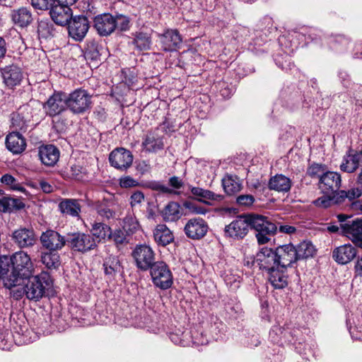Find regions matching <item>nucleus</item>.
I'll return each mask as SVG.
<instances>
[{
	"label": "nucleus",
	"instance_id": "1",
	"mask_svg": "<svg viewBox=\"0 0 362 362\" xmlns=\"http://www.w3.org/2000/svg\"><path fill=\"white\" fill-rule=\"evenodd\" d=\"M33 271L31 259L24 252H16L10 257H0V278L8 288L21 286L24 279L30 277Z\"/></svg>",
	"mask_w": 362,
	"mask_h": 362
},
{
	"label": "nucleus",
	"instance_id": "2",
	"mask_svg": "<svg viewBox=\"0 0 362 362\" xmlns=\"http://www.w3.org/2000/svg\"><path fill=\"white\" fill-rule=\"evenodd\" d=\"M27 282L23 284V287L16 286L12 288L11 293L14 298L19 299L23 296L29 299L37 302L45 296L46 289L49 286V277L47 274H40L27 279Z\"/></svg>",
	"mask_w": 362,
	"mask_h": 362
},
{
	"label": "nucleus",
	"instance_id": "3",
	"mask_svg": "<svg viewBox=\"0 0 362 362\" xmlns=\"http://www.w3.org/2000/svg\"><path fill=\"white\" fill-rule=\"evenodd\" d=\"M66 105L74 114H84L92 107V95L83 88H76L66 94Z\"/></svg>",
	"mask_w": 362,
	"mask_h": 362
},
{
	"label": "nucleus",
	"instance_id": "4",
	"mask_svg": "<svg viewBox=\"0 0 362 362\" xmlns=\"http://www.w3.org/2000/svg\"><path fill=\"white\" fill-rule=\"evenodd\" d=\"M332 199H334L335 203L349 202L351 204H362V187L354 186L347 189L339 190L331 197L330 195L322 196L313 204H327Z\"/></svg>",
	"mask_w": 362,
	"mask_h": 362
},
{
	"label": "nucleus",
	"instance_id": "5",
	"mask_svg": "<svg viewBox=\"0 0 362 362\" xmlns=\"http://www.w3.org/2000/svg\"><path fill=\"white\" fill-rule=\"evenodd\" d=\"M149 269L152 281L156 287L166 290L172 286L173 276L167 264L163 261L156 262Z\"/></svg>",
	"mask_w": 362,
	"mask_h": 362
},
{
	"label": "nucleus",
	"instance_id": "6",
	"mask_svg": "<svg viewBox=\"0 0 362 362\" xmlns=\"http://www.w3.org/2000/svg\"><path fill=\"white\" fill-rule=\"evenodd\" d=\"M251 221L252 228L257 231L256 238L259 244L268 243L269 236L276 232V223H274L267 216L257 214Z\"/></svg>",
	"mask_w": 362,
	"mask_h": 362
},
{
	"label": "nucleus",
	"instance_id": "7",
	"mask_svg": "<svg viewBox=\"0 0 362 362\" xmlns=\"http://www.w3.org/2000/svg\"><path fill=\"white\" fill-rule=\"evenodd\" d=\"M257 214L240 216L225 227V235L233 239H242L248 232L249 226L252 228V218Z\"/></svg>",
	"mask_w": 362,
	"mask_h": 362
},
{
	"label": "nucleus",
	"instance_id": "8",
	"mask_svg": "<svg viewBox=\"0 0 362 362\" xmlns=\"http://www.w3.org/2000/svg\"><path fill=\"white\" fill-rule=\"evenodd\" d=\"M67 244L71 250L81 253L93 250L97 246V242L93 237L83 233H76L69 235Z\"/></svg>",
	"mask_w": 362,
	"mask_h": 362
},
{
	"label": "nucleus",
	"instance_id": "9",
	"mask_svg": "<svg viewBox=\"0 0 362 362\" xmlns=\"http://www.w3.org/2000/svg\"><path fill=\"white\" fill-rule=\"evenodd\" d=\"M134 156L132 152L124 148H117L109 155V162L112 167L126 171L133 163Z\"/></svg>",
	"mask_w": 362,
	"mask_h": 362
},
{
	"label": "nucleus",
	"instance_id": "10",
	"mask_svg": "<svg viewBox=\"0 0 362 362\" xmlns=\"http://www.w3.org/2000/svg\"><path fill=\"white\" fill-rule=\"evenodd\" d=\"M47 115L54 117L60 115L67 108L66 93L59 91L51 95L43 106Z\"/></svg>",
	"mask_w": 362,
	"mask_h": 362
},
{
	"label": "nucleus",
	"instance_id": "11",
	"mask_svg": "<svg viewBox=\"0 0 362 362\" xmlns=\"http://www.w3.org/2000/svg\"><path fill=\"white\" fill-rule=\"evenodd\" d=\"M69 35L76 41H81L90 28V22L85 16H76L68 23Z\"/></svg>",
	"mask_w": 362,
	"mask_h": 362
},
{
	"label": "nucleus",
	"instance_id": "12",
	"mask_svg": "<svg viewBox=\"0 0 362 362\" xmlns=\"http://www.w3.org/2000/svg\"><path fill=\"white\" fill-rule=\"evenodd\" d=\"M132 255L136 266L141 270L148 269L155 263L154 252L148 245H137L134 250Z\"/></svg>",
	"mask_w": 362,
	"mask_h": 362
},
{
	"label": "nucleus",
	"instance_id": "13",
	"mask_svg": "<svg viewBox=\"0 0 362 362\" xmlns=\"http://www.w3.org/2000/svg\"><path fill=\"white\" fill-rule=\"evenodd\" d=\"M341 178L339 173L326 170L318 182L319 188L324 194L334 193L339 191Z\"/></svg>",
	"mask_w": 362,
	"mask_h": 362
},
{
	"label": "nucleus",
	"instance_id": "14",
	"mask_svg": "<svg viewBox=\"0 0 362 362\" xmlns=\"http://www.w3.org/2000/svg\"><path fill=\"white\" fill-rule=\"evenodd\" d=\"M341 233L356 246L362 247V219H356L341 224Z\"/></svg>",
	"mask_w": 362,
	"mask_h": 362
},
{
	"label": "nucleus",
	"instance_id": "15",
	"mask_svg": "<svg viewBox=\"0 0 362 362\" xmlns=\"http://www.w3.org/2000/svg\"><path fill=\"white\" fill-rule=\"evenodd\" d=\"M274 251L278 265L281 266L282 269H286L298 261L296 247L292 244L281 245L276 247Z\"/></svg>",
	"mask_w": 362,
	"mask_h": 362
},
{
	"label": "nucleus",
	"instance_id": "16",
	"mask_svg": "<svg viewBox=\"0 0 362 362\" xmlns=\"http://www.w3.org/2000/svg\"><path fill=\"white\" fill-rule=\"evenodd\" d=\"M158 37L162 49L165 52H173L180 48L182 39L177 30L168 29Z\"/></svg>",
	"mask_w": 362,
	"mask_h": 362
},
{
	"label": "nucleus",
	"instance_id": "17",
	"mask_svg": "<svg viewBox=\"0 0 362 362\" xmlns=\"http://www.w3.org/2000/svg\"><path fill=\"white\" fill-rule=\"evenodd\" d=\"M40 241L42 246L49 251L61 250L67 243L64 236L53 230L43 232L40 236Z\"/></svg>",
	"mask_w": 362,
	"mask_h": 362
},
{
	"label": "nucleus",
	"instance_id": "18",
	"mask_svg": "<svg viewBox=\"0 0 362 362\" xmlns=\"http://www.w3.org/2000/svg\"><path fill=\"white\" fill-rule=\"evenodd\" d=\"M208 225L199 218L189 219L184 228L185 235L193 240H199L205 236L208 231Z\"/></svg>",
	"mask_w": 362,
	"mask_h": 362
},
{
	"label": "nucleus",
	"instance_id": "19",
	"mask_svg": "<svg viewBox=\"0 0 362 362\" xmlns=\"http://www.w3.org/2000/svg\"><path fill=\"white\" fill-rule=\"evenodd\" d=\"M114 16L109 13L100 14L93 18V27L100 36H108L115 30Z\"/></svg>",
	"mask_w": 362,
	"mask_h": 362
},
{
	"label": "nucleus",
	"instance_id": "20",
	"mask_svg": "<svg viewBox=\"0 0 362 362\" xmlns=\"http://www.w3.org/2000/svg\"><path fill=\"white\" fill-rule=\"evenodd\" d=\"M1 74L3 82L9 88L20 85L23 78L21 69L16 64H11L1 68Z\"/></svg>",
	"mask_w": 362,
	"mask_h": 362
},
{
	"label": "nucleus",
	"instance_id": "21",
	"mask_svg": "<svg viewBox=\"0 0 362 362\" xmlns=\"http://www.w3.org/2000/svg\"><path fill=\"white\" fill-rule=\"evenodd\" d=\"M255 262L260 269L267 273L278 265L275 251L269 247L262 248L257 254Z\"/></svg>",
	"mask_w": 362,
	"mask_h": 362
},
{
	"label": "nucleus",
	"instance_id": "22",
	"mask_svg": "<svg viewBox=\"0 0 362 362\" xmlns=\"http://www.w3.org/2000/svg\"><path fill=\"white\" fill-rule=\"evenodd\" d=\"M50 16L57 25H66L72 18L71 9L66 5L55 3L50 8Z\"/></svg>",
	"mask_w": 362,
	"mask_h": 362
},
{
	"label": "nucleus",
	"instance_id": "23",
	"mask_svg": "<svg viewBox=\"0 0 362 362\" xmlns=\"http://www.w3.org/2000/svg\"><path fill=\"white\" fill-rule=\"evenodd\" d=\"M38 156L45 165L54 166L59 159L60 151L54 145H42L38 148Z\"/></svg>",
	"mask_w": 362,
	"mask_h": 362
},
{
	"label": "nucleus",
	"instance_id": "24",
	"mask_svg": "<svg viewBox=\"0 0 362 362\" xmlns=\"http://www.w3.org/2000/svg\"><path fill=\"white\" fill-rule=\"evenodd\" d=\"M12 239L21 248L31 247L36 241L34 231L25 228L16 230L13 233Z\"/></svg>",
	"mask_w": 362,
	"mask_h": 362
},
{
	"label": "nucleus",
	"instance_id": "25",
	"mask_svg": "<svg viewBox=\"0 0 362 362\" xmlns=\"http://www.w3.org/2000/svg\"><path fill=\"white\" fill-rule=\"evenodd\" d=\"M26 141L23 135L18 132H11L6 138V146L13 154L23 152L26 148Z\"/></svg>",
	"mask_w": 362,
	"mask_h": 362
},
{
	"label": "nucleus",
	"instance_id": "26",
	"mask_svg": "<svg viewBox=\"0 0 362 362\" xmlns=\"http://www.w3.org/2000/svg\"><path fill=\"white\" fill-rule=\"evenodd\" d=\"M356 255V250L351 244H345L335 248L332 258L339 264H345L350 262Z\"/></svg>",
	"mask_w": 362,
	"mask_h": 362
},
{
	"label": "nucleus",
	"instance_id": "27",
	"mask_svg": "<svg viewBox=\"0 0 362 362\" xmlns=\"http://www.w3.org/2000/svg\"><path fill=\"white\" fill-rule=\"evenodd\" d=\"M142 146L146 151L155 153L163 149V138L159 136L155 131L148 132L144 139Z\"/></svg>",
	"mask_w": 362,
	"mask_h": 362
},
{
	"label": "nucleus",
	"instance_id": "28",
	"mask_svg": "<svg viewBox=\"0 0 362 362\" xmlns=\"http://www.w3.org/2000/svg\"><path fill=\"white\" fill-rule=\"evenodd\" d=\"M155 242L159 246H166L174 241V235L165 224H158L153 231Z\"/></svg>",
	"mask_w": 362,
	"mask_h": 362
},
{
	"label": "nucleus",
	"instance_id": "29",
	"mask_svg": "<svg viewBox=\"0 0 362 362\" xmlns=\"http://www.w3.org/2000/svg\"><path fill=\"white\" fill-rule=\"evenodd\" d=\"M12 22L19 28H26L33 21L31 11L26 7L14 9L11 13Z\"/></svg>",
	"mask_w": 362,
	"mask_h": 362
},
{
	"label": "nucleus",
	"instance_id": "30",
	"mask_svg": "<svg viewBox=\"0 0 362 362\" xmlns=\"http://www.w3.org/2000/svg\"><path fill=\"white\" fill-rule=\"evenodd\" d=\"M286 269L277 265L267 273L271 284L277 289L285 288L288 285V276L285 274Z\"/></svg>",
	"mask_w": 362,
	"mask_h": 362
},
{
	"label": "nucleus",
	"instance_id": "31",
	"mask_svg": "<svg viewBox=\"0 0 362 362\" xmlns=\"http://www.w3.org/2000/svg\"><path fill=\"white\" fill-rule=\"evenodd\" d=\"M191 193L192 199L203 204H210L207 200L221 202L223 198V195L217 194L210 190L197 187L191 188Z\"/></svg>",
	"mask_w": 362,
	"mask_h": 362
},
{
	"label": "nucleus",
	"instance_id": "32",
	"mask_svg": "<svg viewBox=\"0 0 362 362\" xmlns=\"http://www.w3.org/2000/svg\"><path fill=\"white\" fill-rule=\"evenodd\" d=\"M160 213L163 221L166 222L176 221L184 215L181 205H165Z\"/></svg>",
	"mask_w": 362,
	"mask_h": 362
},
{
	"label": "nucleus",
	"instance_id": "33",
	"mask_svg": "<svg viewBox=\"0 0 362 362\" xmlns=\"http://www.w3.org/2000/svg\"><path fill=\"white\" fill-rule=\"evenodd\" d=\"M269 187L278 192H288L291 187V180L281 174L272 177L269 181Z\"/></svg>",
	"mask_w": 362,
	"mask_h": 362
},
{
	"label": "nucleus",
	"instance_id": "34",
	"mask_svg": "<svg viewBox=\"0 0 362 362\" xmlns=\"http://www.w3.org/2000/svg\"><path fill=\"white\" fill-rule=\"evenodd\" d=\"M30 121L26 119L21 113L13 112L11 117V128L12 132H18L21 134L25 133L28 128Z\"/></svg>",
	"mask_w": 362,
	"mask_h": 362
},
{
	"label": "nucleus",
	"instance_id": "35",
	"mask_svg": "<svg viewBox=\"0 0 362 362\" xmlns=\"http://www.w3.org/2000/svg\"><path fill=\"white\" fill-rule=\"evenodd\" d=\"M222 186L226 194H234L241 189V183L237 176L226 175L222 179Z\"/></svg>",
	"mask_w": 362,
	"mask_h": 362
},
{
	"label": "nucleus",
	"instance_id": "36",
	"mask_svg": "<svg viewBox=\"0 0 362 362\" xmlns=\"http://www.w3.org/2000/svg\"><path fill=\"white\" fill-rule=\"evenodd\" d=\"M90 232L98 242L105 240L106 238H110L111 228L107 225L103 223H95L92 226Z\"/></svg>",
	"mask_w": 362,
	"mask_h": 362
},
{
	"label": "nucleus",
	"instance_id": "37",
	"mask_svg": "<svg viewBox=\"0 0 362 362\" xmlns=\"http://www.w3.org/2000/svg\"><path fill=\"white\" fill-rule=\"evenodd\" d=\"M297 260L312 257L315 253V246L309 241H303L296 247Z\"/></svg>",
	"mask_w": 362,
	"mask_h": 362
},
{
	"label": "nucleus",
	"instance_id": "38",
	"mask_svg": "<svg viewBox=\"0 0 362 362\" xmlns=\"http://www.w3.org/2000/svg\"><path fill=\"white\" fill-rule=\"evenodd\" d=\"M132 43L139 50H148L151 45V35L143 32L136 33Z\"/></svg>",
	"mask_w": 362,
	"mask_h": 362
},
{
	"label": "nucleus",
	"instance_id": "39",
	"mask_svg": "<svg viewBox=\"0 0 362 362\" xmlns=\"http://www.w3.org/2000/svg\"><path fill=\"white\" fill-rule=\"evenodd\" d=\"M41 261L45 267L49 269H57L60 265L59 255L54 251L42 252Z\"/></svg>",
	"mask_w": 362,
	"mask_h": 362
},
{
	"label": "nucleus",
	"instance_id": "40",
	"mask_svg": "<svg viewBox=\"0 0 362 362\" xmlns=\"http://www.w3.org/2000/svg\"><path fill=\"white\" fill-rule=\"evenodd\" d=\"M101 49L102 47L95 41L88 42L84 54L86 59L90 62L100 61Z\"/></svg>",
	"mask_w": 362,
	"mask_h": 362
},
{
	"label": "nucleus",
	"instance_id": "41",
	"mask_svg": "<svg viewBox=\"0 0 362 362\" xmlns=\"http://www.w3.org/2000/svg\"><path fill=\"white\" fill-rule=\"evenodd\" d=\"M103 267L105 274L111 277L114 276L121 269V264L118 258L112 255L105 258Z\"/></svg>",
	"mask_w": 362,
	"mask_h": 362
},
{
	"label": "nucleus",
	"instance_id": "42",
	"mask_svg": "<svg viewBox=\"0 0 362 362\" xmlns=\"http://www.w3.org/2000/svg\"><path fill=\"white\" fill-rule=\"evenodd\" d=\"M352 150L349 151V153L344 156L343 162L340 165V169L342 171L351 173L354 172L358 168L359 165L356 161V158L352 155Z\"/></svg>",
	"mask_w": 362,
	"mask_h": 362
},
{
	"label": "nucleus",
	"instance_id": "43",
	"mask_svg": "<svg viewBox=\"0 0 362 362\" xmlns=\"http://www.w3.org/2000/svg\"><path fill=\"white\" fill-rule=\"evenodd\" d=\"M326 170L325 165L313 163L308 167L306 175L312 178H318L320 180Z\"/></svg>",
	"mask_w": 362,
	"mask_h": 362
},
{
	"label": "nucleus",
	"instance_id": "44",
	"mask_svg": "<svg viewBox=\"0 0 362 362\" xmlns=\"http://www.w3.org/2000/svg\"><path fill=\"white\" fill-rule=\"evenodd\" d=\"M349 43V40L343 35H337L329 40L330 48L335 51L346 49Z\"/></svg>",
	"mask_w": 362,
	"mask_h": 362
},
{
	"label": "nucleus",
	"instance_id": "45",
	"mask_svg": "<svg viewBox=\"0 0 362 362\" xmlns=\"http://www.w3.org/2000/svg\"><path fill=\"white\" fill-rule=\"evenodd\" d=\"M1 182L8 187L12 190L24 192L25 188L21 185V184L11 175L5 174L1 178Z\"/></svg>",
	"mask_w": 362,
	"mask_h": 362
},
{
	"label": "nucleus",
	"instance_id": "46",
	"mask_svg": "<svg viewBox=\"0 0 362 362\" xmlns=\"http://www.w3.org/2000/svg\"><path fill=\"white\" fill-rule=\"evenodd\" d=\"M37 33L40 37L46 39L54 35V29L52 24L45 21H41L38 23Z\"/></svg>",
	"mask_w": 362,
	"mask_h": 362
},
{
	"label": "nucleus",
	"instance_id": "47",
	"mask_svg": "<svg viewBox=\"0 0 362 362\" xmlns=\"http://www.w3.org/2000/svg\"><path fill=\"white\" fill-rule=\"evenodd\" d=\"M269 219L274 223H276V229L279 228V231L281 233L291 235L296 231V228L294 226L282 224L280 221L281 218L278 215H274Z\"/></svg>",
	"mask_w": 362,
	"mask_h": 362
},
{
	"label": "nucleus",
	"instance_id": "48",
	"mask_svg": "<svg viewBox=\"0 0 362 362\" xmlns=\"http://www.w3.org/2000/svg\"><path fill=\"white\" fill-rule=\"evenodd\" d=\"M115 30L118 28L120 30H127L129 28V18L124 15L118 14L114 16Z\"/></svg>",
	"mask_w": 362,
	"mask_h": 362
},
{
	"label": "nucleus",
	"instance_id": "49",
	"mask_svg": "<svg viewBox=\"0 0 362 362\" xmlns=\"http://www.w3.org/2000/svg\"><path fill=\"white\" fill-rule=\"evenodd\" d=\"M60 211L71 216H78L81 209L79 205H59Z\"/></svg>",
	"mask_w": 362,
	"mask_h": 362
},
{
	"label": "nucleus",
	"instance_id": "50",
	"mask_svg": "<svg viewBox=\"0 0 362 362\" xmlns=\"http://www.w3.org/2000/svg\"><path fill=\"white\" fill-rule=\"evenodd\" d=\"M57 0H31L32 6L40 10H47L50 8Z\"/></svg>",
	"mask_w": 362,
	"mask_h": 362
},
{
	"label": "nucleus",
	"instance_id": "51",
	"mask_svg": "<svg viewBox=\"0 0 362 362\" xmlns=\"http://www.w3.org/2000/svg\"><path fill=\"white\" fill-rule=\"evenodd\" d=\"M147 187L153 190L163 193L171 194L173 190L162 185L160 182L151 181L147 184Z\"/></svg>",
	"mask_w": 362,
	"mask_h": 362
},
{
	"label": "nucleus",
	"instance_id": "52",
	"mask_svg": "<svg viewBox=\"0 0 362 362\" xmlns=\"http://www.w3.org/2000/svg\"><path fill=\"white\" fill-rule=\"evenodd\" d=\"M110 239H112L117 247L119 245L127 243L126 235L122 230H116L114 233L111 232V236Z\"/></svg>",
	"mask_w": 362,
	"mask_h": 362
},
{
	"label": "nucleus",
	"instance_id": "53",
	"mask_svg": "<svg viewBox=\"0 0 362 362\" xmlns=\"http://www.w3.org/2000/svg\"><path fill=\"white\" fill-rule=\"evenodd\" d=\"M71 176L74 180L81 181L86 177V172L80 165H74L71 167Z\"/></svg>",
	"mask_w": 362,
	"mask_h": 362
},
{
	"label": "nucleus",
	"instance_id": "54",
	"mask_svg": "<svg viewBox=\"0 0 362 362\" xmlns=\"http://www.w3.org/2000/svg\"><path fill=\"white\" fill-rule=\"evenodd\" d=\"M218 214L223 217H233L238 214L239 210L233 206H225L217 209Z\"/></svg>",
	"mask_w": 362,
	"mask_h": 362
},
{
	"label": "nucleus",
	"instance_id": "55",
	"mask_svg": "<svg viewBox=\"0 0 362 362\" xmlns=\"http://www.w3.org/2000/svg\"><path fill=\"white\" fill-rule=\"evenodd\" d=\"M119 185L123 188H129L139 185V182L130 176H124L119 179Z\"/></svg>",
	"mask_w": 362,
	"mask_h": 362
},
{
	"label": "nucleus",
	"instance_id": "56",
	"mask_svg": "<svg viewBox=\"0 0 362 362\" xmlns=\"http://www.w3.org/2000/svg\"><path fill=\"white\" fill-rule=\"evenodd\" d=\"M192 213L196 214L206 215L209 213V209L203 205H185Z\"/></svg>",
	"mask_w": 362,
	"mask_h": 362
},
{
	"label": "nucleus",
	"instance_id": "57",
	"mask_svg": "<svg viewBox=\"0 0 362 362\" xmlns=\"http://www.w3.org/2000/svg\"><path fill=\"white\" fill-rule=\"evenodd\" d=\"M98 212L102 217L106 218L107 219L116 217V213L109 209L107 206H103V207L99 208L98 209Z\"/></svg>",
	"mask_w": 362,
	"mask_h": 362
},
{
	"label": "nucleus",
	"instance_id": "58",
	"mask_svg": "<svg viewBox=\"0 0 362 362\" xmlns=\"http://www.w3.org/2000/svg\"><path fill=\"white\" fill-rule=\"evenodd\" d=\"M25 205H0V213L10 214L22 209Z\"/></svg>",
	"mask_w": 362,
	"mask_h": 362
},
{
	"label": "nucleus",
	"instance_id": "59",
	"mask_svg": "<svg viewBox=\"0 0 362 362\" xmlns=\"http://www.w3.org/2000/svg\"><path fill=\"white\" fill-rule=\"evenodd\" d=\"M255 198L250 194L240 195L237 198V204H253Z\"/></svg>",
	"mask_w": 362,
	"mask_h": 362
},
{
	"label": "nucleus",
	"instance_id": "60",
	"mask_svg": "<svg viewBox=\"0 0 362 362\" xmlns=\"http://www.w3.org/2000/svg\"><path fill=\"white\" fill-rule=\"evenodd\" d=\"M144 201V194L140 192L136 191L131 196L130 204H141Z\"/></svg>",
	"mask_w": 362,
	"mask_h": 362
},
{
	"label": "nucleus",
	"instance_id": "61",
	"mask_svg": "<svg viewBox=\"0 0 362 362\" xmlns=\"http://www.w3.org/2000/svg\"><path fill=\"white\" fill-rule=\"evenodd\" d=\"M170 185L175 189H180L183 185V182L177 176H173L169 179Z\"/></svg>",
	"mask_w": 362,
	"mask_h": 362
},
{
	"label": "nucleus",
	"instance_id": "62",
	"mask_svg": "<svg viewBox=\"0 0 362 362\" xmlns=\"http://www.w3.org/2000/svg\"><path fill=\"white\" fill-rule=\"evenodd\" d=\"M138 170L142 174H144L150 171L151 165L148 162L143 160L138 165Z\"/></svg>",
	"mask_w": 362,
	"mask_h": 362
},
{
	"label": "nucleus",
	"instance_id": "63",
	"mask_svg": "<svg viewBox=\"0 0 362 362\" xmlns=\"http://www.w3.org/2000/svg\"><path fill=\"white\" fill-rule=\"evenodd\" d=\"M355 271L357 275L362 276V257L357 261L355 265Z\"/></svg>",
	"mask_w": 362,
	"mask_h": 362
},
{
	"label": "nucleus",
	"instance_id": "64",
	"mask_svg": "<svg viewBox=\"0 0 362 362\" xmlns=\"http://www.w3.org/2000/svg\"><path fill=\"white\" fill-rule=\"evenodd\" d=\"M352 155L356 158V161L359 165L362 164V149L358 151H353Z\"/></svg>",
	"mask_w": 362,
	"mask_h": 362
}]
</instances>
